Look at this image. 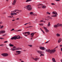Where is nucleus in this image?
<instances>
[{"label":"nucleus","instance_id":"9b49d317","mask_svg":"<svg viewBox=\"0 0 62 62\" xmlns=\"http://www.w3.org/2000/svg\"><path fill=\"white\" fill-rule=\"evenodd\" d=\"M53 13L55 15H58V14L57 13V12H55V11L53 12Z\"/></svg>","mask_w":62,"mask_h":62},{"label":"nucleus","instance_id":"4d7b16f0","mask_svg":"<svg viewBox=\"0 0 62 62\" xmlns=\"http://www.w3.org/2000/svg\"><path fill=\"white\" fill-rule=\"evenodd\" d=\"M15 21V19H13L12 20V21Z\"/></svg>","mask_w":62,"mask_h":62},{"label":"nucleus","instance_id":"f704fd0d","mask_svg":"<svg viewBox=\"0 0 62 62\" xmlns=\"http://www.w3.org/2000/svg\"><path fill=\"white\" fill-rule=\"evenodd\" d=\"M28 33H27L28 35H29L30 34V33L29 32H27Z\"/></svg>","mask_w":62,"mask_h":62},{"label":"nucleus","instance_id":"5fc2aeb1","mask_svg":"<svg viewBox=\"0 0 62 62\" xmlns=\"http://www.w3.org/2000/svg\"><path fill=\"white\" fill-rule=\"evenodd\" d=\"M16 10V11H18L19 10L18 9L15 10Z\"/></svg>","mask_w":62,"mask_h":62},{"label":"nucleus","instance_id":"a211bd4d","mask_svg":"<svg viewBox=\"0 0 62 62\" xmlns=\"http://www.w3.org/2000/svg\"><path fill=\"white\" fill-rule=\"evenodd\" d=\"M9 46H10L11 47H13V46H14V45H13L11 44V43H10L9 45Z\"/></svg>","mask_w":62,"mask_h":62},{"label":"nucleus","instance_id":"6ab92c4d","mask_svg":"<svg viewBox=\"0 0 62 62\" xmlns=\"http://www.w3.org/2000/svg\"><path fill=\"white\" fill-rule=\"evenodd\" d=\"M58 27H60V26H62V24H59V23H58Z\"/></svg>","mask_w":62,"mask_h":62},{"label":"nucleus","instance_id":"58836bf2","mask_svg":"<svg viewBox=\"0 0 62 62\" xmlns=\"http://www.w3.org/2000/svg\"><path fill=\"white\" fill-rule=\"evenodd\" d=\"M8 41H5L4 42V43H8Z\"/></svg>","mask_w":62,"mask_h":62},{"label":"nucleus","instance_id":"37998d69","mask_svg":"<svg viewBox=\"0 0 62 62\" xmlns=\"http://www.w3.org/2000/svg\"><path fill=\"white\" fill-rule=\"evenodd\" d=\"M4 45H0V46H1V47H3V46Z\"/></svg>","mask_w":62,"mask_h":62},{"label":"nucleus","instance_id":"cd10ccee","mask_svg":"<svg viewBox=\"0 0 62 62\" xmlns=\"http://www.w3.org/2000/svg\"><path fill=\"white\" fill-rule=\"evenodd\" d=\"M32 0H27L26 1V2H29V1H31Z\"/></svg>","mask_w":62,"mask_h":62},{"label":"nucleus","instance_id":"e433bc0d","mask_svg":"<svg viewBox=\"0 0 62 62\" xmlns=\"http://www.w3.org/2000/svg\"><path fill=\"white\" fill-rule=\"evenodd\" d=\"M28 28H30L31 27H33V26H28Z\"/></svg>","mask_w":62,"mask_h":62},{"label":"nucleus","instance_id":"6e6552de","mask_svg":"<svg viewBox=\"0 0 62 62\" xmlns=\"http://www.w3.org/2000/svg\"><path fill=\"white\" fill-rule=\"evenodd\" d=\"M5 31H0V34H3V33H5Z\"/></svg>","mask_w":62,"mask_h":62},{"label":"nucleus","instance_id":"0eeeda50","mask_svg":"<svg viewBox=\"0 0 62 62\" xmlns=\"http://www.w3.org/2000/svg\"><path fill=\"white\" fill-rule=\"evenodd\" d=\"M36 33V32L34 33H32L31 34V38H33V36H34V34H35Z\"/></svg>","mask_w":62,"mask_h":62},{"label":"nucleus","instance_id":"4468645a","mask_svg":"<svg viewBox=\"0 0 62 62\" xmlns=\"http://www.w3.org/2000/svg\"><path fill=\"white\" fill-rule=\"evenodd\" d=\"M52 60L53 61V62H56V61H55V59L54 58H53Z\"/></svg>","mask_w":62,"mask_h":62},{"label":"nucleus","instance_id":"8fccbe9b","mask_svg":"<svg viewBox=\"0 0 62 62\" xmlns=\"http://www.w3.org/2000/svg\"><path fill=\"white\" fill-rule=\"evenodd\" d=\"M49 41H47V42H46L45 43H48V42H49Z\"/></svg>","mask_w":62,"mask_h":62},{"label":"nucleus","instance_id":"de8ad7c7","mask_svg":"<svg viewBox=\"0 0 62 62\" xmlns=\"http://www.w3.org/2000/svg\"><path fill=\"white\" fill-rule=\"evenodd\" d=\"M55 1H60V0H54Z\"/></svg>","mask_w":62,"mask_h":62},{"label":"nucleus","instance_id":"ea45409f","mask_svg":"<svg viewBox=\"0 0 62 62\" xmlns=\"http://www.w3.org/2000/svg\"><path fill=\"white\" fill-rule=\"evenodd\" d=\"M51 4L52 5H55V4L54 3H51Z\"/></svg>","mask_w":62,"mask_h":62},{"label":"nucleus","instance_id":"f3484780","mask_svg":"<svg viewBox=\"0 0 62 62\" xmlns=\"http://www.w3.org/2000/svg\"><path fill=\"white\" fill-rule=\"evenodd\" d=\"M37 52L38 53H39V54H41L42 53V51H37Z\"/></svg>","mask_w":62,"mask_h":62},{"label":"nucleus","instance_id":"4c0bfd02","mask_svg":"<svg viewBox=\"0 0 62 62\" xmlns=\"http://www.w3.org/2000/svg\"><path fill=\"white\" fill-rule=\"evenodd\" d=\"M10 14L11 15V16H12L13 15V13H11Z\"/></svg>","mask_w":62,"mask_h":62},{"label":"nucleus","instance_id":"39448f33","mask_svg":"<svg viewBox=\"0 0 62 62\" xmlns=\"http://www.w3.org/2000/svg\"><path fill=\"white\" fill-rule=\"evenodd\" d=\"M44 29L45 30L46 32V33H48V32H49V30H48L46 28L44 27Z\"/></svg>","mask_w":62,"mask_h":62},{"label":"nucleus","instance_id":"7ed1b4c3","mask_svg":"<svg viewBox=\"0 0 62 62\" xmlns=\"http://www.w3.org/2000/svg\"><path fill=\"white\" fill-rule=\"evenodd\" d=\"M26 7L27 9L29 11L31 10L32 9V8H31L30 5H28Z\"/></svg>","mask_w":62,"mask_h":62},{"label":"nucleus","instance_id":"79ce46f5","mask_svg":"<svg viewBox=\"0 0 62 62\" xmlns=\"http://www.w3.org/2000/svg\"><path fill=\"white\" fill-rule=\"evenodd\" d=\"M22 31V30H19L17 31Z\"/></svg>","mask_w":62,"mask_h":62},{"label":"nucleus","instance_id":"6e6d98bb","mask_svg":"<svg viewBox=\"0 0 62 62\" xmlns=\"http://www.w3.org/2000/svg\"><path fill=\"white\" fill-rule=\"evenodd\" d=\"M40 22H43V20H40Z\"/></svg>","mask_w":62,"mask_h":62},{"label":"nucleus","instance_id":"c85d7f7f","mask_svg":"<svg viewBox=\"0 0 62 62\" xmlns=\"http://www.w3.org/2000/svg\"><path fill=\"white\" fill-rule=\"evenodd\" d=\"M16 49H14V48H12V49H11V51H15L16 50Z\"/></svg>","mask_w":62,"mask_h":62},{"label":"nucleus","instance_id":"a878e982","mask_svg":"<svg viewBox=\"0 0 62 62\" xmlns=\"http://www.w3.org/2000/svg\"><path fill=\"white\" fill-rule=\"evenodd\" d=\"M42 8H46V6H43V7H42Z\"/></svg>","mask_w":62,"mask_h":62},{"label":"nucleus","instance_id":"3c124183","mask_svg":"<svg viewBox=\"0 0 62 62\" xmlns=\"http://www.w3.org/2000/svg\"><path fill=\"white\" fill-rule=\"evenodd\" d=\"M28 24V23H26L24 24V25H26V24Z\"/></svg>","mask_w":62,"mask_h":62},{"label":"nucleus","instance_id":"774afa93","mask_svg":"<svg viewBox=\"0 0 62 62\" xmlns=\"http://www.w3.org/2000/svg\"><path fill=\"white\" fill-rule=\"evenodd\" d=\"M61 62H62V59L61 60Z\"/></svg>","mask_w":62,"mask_h":62},{"label":"nucleus","instance_id":"c9c22d12","mask_svg":"<svg viewBox=\"0 0 62 62\" xmlns=\"http://www.w3.org/2000/svg\"><path fill=\"white\" fill-rule=\"evenodd\" d=\"M41 55H40V56H44V55L43 54H41Z\"/></svg>","mask_w":62,"mask_h":62},{"label":"nucleus","instance_id":"0e129e2a","mask_svg":"<svg viewBox=\"0 0 62 62\" xmlns=\"http://www.w3.org/2000/svg\"><path fill=\"white\" fill-rule=\"evenodd\" d=\"M61 51H62V48H61Z\"/></svg>","mask_w":62,"mask_h":62},{"label":"nucleus","instance_id":"9d476101","mask_svg":"<svg viewBox=\"0 0 62 62\" xmlns=\"http://www.w3.org/2000/svg\"><path fill=\"white\" fill-rule=\"evenodd\" d=\"M58 24H57L54 25V27L55 28H56V27H58Z\"/></svg>","mask_w":62,"mask_h":62},{"label":"nucleus","instance_id":"423d86ee","mask_svg":"<svg viewBox=\"0 0 62 62\" xmlns=\"http://www.w3.org/2000/svg\"><path fill=\"white\" fill-rule=\"evenodd\" d=\"M17 0H14L13 1V3H12V4L13 5H15V4H16V2H17Z\"/></svg>","mask_w":62,"mask_h":62},{"label":"nucleus","instance_id":"1a4fd4ad","mask_svg":"<svg viewBox=\"0 0 62 62\" xmlns=\"http://www.w3.org/2000/svg\"><path fill=\"white\" fill-rule=\"evenodd\" d=\"M39 48L41 50H45V47H40Z\"/></svg>","mask_w":62,"mask_h":62},{"label":"nucleus","instance_id":"20e7f679","mask_svg":"<svg viewBox=\"0 0 62 62\" xmlns=\"http://www.w3.org/2000/svg\"><path fill=\"white\" fill-rule=\"evenodd\" d=\"M1 55L3 56H8V53H2L1 54Z\"/></svg>","mask_w":62,"mask_h":62},{"label":"nucleus","instance_id":"f257e3e1","mask_svg":"<svg viewBox=\"0 0 62 62\" xmlns=\"http://www.w3.org/2000/svg\"><path fill=\"white\" fill-rule=\"evenodd\" d=\"M46 52H47L48 53H49L50 54H53V53H54L56 51V50L55 49L51 50H50V49H46Z\"/></svg>","mask_w":62,"mask_h":62},{"label":"nucleus","instance_id":"09e8293b","mask_svg":"<svg viewBox=\"0 0 62 62\" xmlns=\"http://www.w3.org/2000/svg\"><path fill=\"white\" fill-rule=\"evenodd\" d=\"M7 17L8 18H11V16H8Z\"/></svg>","mask_w":62,"mask_h":62},{"label":"nucleus","instance_id":"ddd939ff","mask_svg":"<svg viewBox=\"0 0 62 62\" xmlns=\"http://www.w3.org/2000/svg\"><path fill=\"white\" fill-rule=\"evenodd\" d=\"M17 49H16V50H22V48L21 47H17Z\"/></svg>","mask_w":62,"mask_h":62},{"label":"nucleus","instance_id":"a19ab883","mask_svg":"<svg viewBox=\"0 0 62 62\" xmlns=\"http://www.w3.org/2000/svg\"><path fill=\"white\" fill-rule=\"evenodd\" d=\"M14 30V29H12L11 30V31H13V30Z\"/></svg>","mask_w":62,"mask_h":62},{"label":"nucleus","instance_id":"680f3d73","mask_svg":"<svg viewBox=\"0 0 62 62\" xmlns=\"http://www.w3.org/2000/svg\"><path fill=\"white\" fill-rule=\"evenodd\" d=\"M38 8H41V7H39Z\"/></svg>","mask_w":62,"mask_h":62},{"label":"nucleus","instance_id":"aec40b11","mask_svg":"<svg viewBox=\"0 0 62 62\" xmlns=\"http://www.w3.org/2000/svg\"><path fill=\"white\" fill-rule=\"evenodd\" d=\"M16 53H20L21 52H22L20 51H16Z\"/></svg>","mask_w":62,"mask_h":62},{"label":"nucleus","instance_id":"c756f323","mask_svg":"<svg viewBox=\"0 0 62 62\" xmlns=\"http://www.w3.org/2000/svg\"><path fill=\"white\" fill-rule=\"evenodd\" d=\"M39 25H41L42 26H43V23L39 24Z\"/></svg>","mask_w":62,"mask_h":62},{"label":"nucleus","instance_id":"c03bdc74","mask_svg":"<svg viewBox=\"0 0 62 62\" xmlns=\"http://www.w3.org/2000/svg\"><path fill=\"white\" fill-rule=\"evenodd\" d=\"M42 32L44 34H45V32H44L43 31V30H42Z\"/></svg>","mask_w":62,"mask_h":62},{"label":"nucleus","instance_id":"f03ea898","mask_svg":"<svg viewBox=\"0 0 62 62\" xmlns=\"http://www.w3.org/2000/svg\"><path fill=\"white\" fill-rule=\"evenodd\" d=\"M21 38V37L19 35H18L16 36H15L12 37L11 38V39H15V40H16V39H20Z\"/></svg>","mask_w":62,"mask_h":62},{"label":"nucleus","instance_id":"2f4dec72","mask_svg":"<svg viewBox=\"0 0 62 62\" xmlns=\"http://www.w3.org/2000/svg\"><path fill=\"white\" fill-rule=\"evenodd\" d=\"M4 27V26L3 25L0 28V29H2V28H3V27Z\"/></svg>","mask_w":62,"mask_h":62},{"label":"nucleus","instance_id":"69168bd1","mask_svg":"<svg viewBox=\"0 0 62 62\" xmlns=\"http://www.w3.org/2000/svg\"><path fill=\"white\" fill-rule=\"evenodd\" d=\"M6 48H7V49L8 50H9V49L7 47H6Z\"/></svg>","mask_w":62,"mask_h":62},{"label":"nucleus","instance_id":"a18cd8bd","mask_svg":"<svg viewBox=\"0 0 62 62\" xmlns=\"http://www.w3.org/2000/svg\"><path fill=\"white\" fill-rule=\"evenodd\" d=\"M33 13L32 12H30V14H33Z\"/></svg>","mask_w":62,"mask_h":62},{"label":"nucleus","instance_id":"bb28decb","mask_svg":"<svg viewBox=\"0 0 62 62\" xmlns=\"http://www.w3.org/2000/svg\"><path fill=\"white\" fill-rule=\"evenodd\" d=\"M46 14H48L49 15H50V14H51V13H49L48 12H46Z\"/></svg>","mask_w":62,"mask_h":62},{"label":"nucleus","instance_id":"864d4df0","mask_svg":"<svg viewBox=\"0 0 62 62\" xmlns=\"http://www.w3.org/2000/svg\"><path fill=\"white\" fill-rule=\"evenodd\" d=\"M24 36H25V37H27V35H25V34H24Z\"/></svg>","mask_w":62,"mask_h":62},{"label":"nucleus","instance_id":"b1692460","mask_svg":"<svg viewBox=\"0 0 62 62\" xmlns=\"http://www.w3.org/2000/svg\"><path fill=\"white\" fill-rule=\"evenodd\" d=\"M51 16V17H57V15H54V16Z\"/></svg>","mask_w":62,"mask_h":62},{"label":"nucleus","instance_id":"5701e85b","mask_svg":"<svg viewBox=\"0 0 62 62\" xmlns=\"http://www.w3.org/2000/svg\"><path fill=\"white\" fill-rule=\"evenodd\" d=\"M41 5H42V4L41 3H39V4L38 5V6L39 7V6H41Z\"/></svg>","mask_w":62,"mask_h":62},{"label":"nucleus","instance_id":"f8f14e48","mask_svg":"<svg viewBox=\"0 0 62 62\" xmlns=\"http://www.w3.org/2000/svg\"><path fill=\"white\" fill-rule=\"evenodd\" d=\"M62 41V39L60 38L59 39V40L58 41V43H60V42Z\"/></svg>","mask_w":62,"mask_h":62},{"label":"nucleus","instance_id":"e2e57ef3","mask_svg":"<svg viewBox=\"0 0 62 62\" xmlns=\"http://www.w3.org/2000/svg\"><path fill=\"white\" fill-rule=\"evenodd\" d=\"M58 48V46H57L56 47H55V48Z\"/></svg>","mask_w":62,"mask_h":62},{"label":"nucleus","instance_id":"473e14b6","mask_svg":"<svg viewBox=\"0 0 62 62\" xmlns=\"http://www.w3.org/2000/svg\"><path fill=\"white\" fill-rule=\"evenodd\" d=\"M4 39V38L0 37V39Z\"/></svg>","mask_w":62,"mask_h":62},{"label":"nucleus","instance_id":"bf43d9fd","mask_svg":"<svg viewBox=\"0 0 62 62\" xmlns=\"http://www.w3.org/2000/svg\"><path fill=\"white\" fill-rule=\"evenodd\" d=\"M13 17V16H11V18H12Z\"/></svg>","mask_w":62,"mask_h":62},{"label":"nucleus","instance_id":"4be33fe9","mask_svg":"<svg viewBox=\"0 0 62 62\" xmlns=\"http://www.w3.org/2000/svg\"><path fill=\"white\" fill-rule=\"evenodd\" d=\"M47 18H48V19H53V18H51V17H50V16H47Z\"/></svg>","mask_w":62,"mask_h":62},{"label":"nucleus","instance_id":"393cba45","mask_svg":"<svg viewBox=\"0 0 62 62\" xmlns=\"http://www.w3.org/2000/svg\"><path fill=\"white\" fill-rule=\"evenodd\" d=\"M16 10H15L14 11H12L11 12V13H14V12H16Z\"/></svg>","mask_w":62,"mask_h":62},{"label":"nucleus","instance_id":"13d9d810","mask_svg":"<svg viewBox=\"0 0 62 62\" xmlns=\"http://www.w3.org/2000/svg\"><path fill=\"white\" fill-rule=\"evenodd\" d=\"M2 22H0V24H2Z\"/></svg>","mask_w":62,"mask_h":62},{"label":"nucleus","instance_id":"49530a36","mask_svg":"<svg viewBox=\"0 0 62 62\" xmlns=\"http://www.w3.org/2000/svg\"><path fill=\"white\" fill-rule=\"evenodd\" d=\"M19 12H22V10H18Z\"/></svg>","mask_w":62,"mask_h":62},{"label":"nucleus","instance_id":"2eb2a0df","mask_svg":"<svg viewBox=\"0 0 62 62\" xmlns=\"http://www.w3.org/2000/svg\"><path fill=\"white\" fill-rule=\"evenodd\" d=\"M39 59V58L38 57L35 58L33 59L35 60V61H37L38 59Z\"/></svg>","mask_w":62,"mask_h":62},{"label":"nucleus","instance_id":"052dcab7","mask_svg":"<svg viewBox=\"0 0 62 62\" xmlns=\"http://www.w3.org/2000/svg\"><path fill=\"white\" fill-rule=\"evenodd\" d=\"M19 19V18H17L16 19V20H18Z\"/></svg>","mask_w":62,"mask_h":62},{"label":"nucleus","instance_id":"dca6fc26","mask_svg":"<svg viewBox=\"0 0 62 62\" xmlns=\"http://www.w3.org/2000/svg\"><path fill=\"white\" fill-rule=\"evenodd\" d=\"M57 37H59L60 36V34L59 33H57L56 34Z\"/></svg>","mask_w":62,"mask_h":62},{"label":"nucleus","instance_id":"7c9ffc66","mask_svg":"<svg viewBox=\"0 0 62 62\" xmlns=\"http://www.w3.org/2000/svg\"><path fill=\"white\" fill-rule=\"evenodd\" d=\"M28 46L31 47H32V45H28Z\"/></svg>","mask_w":62,"mask_h":62},{"label":"nucleus","instance_id":"338daca9","mask_svg":"<svg viewBox=\"0 0 62 62\" xmlns=\"http://www.w3.org/2000/svg\"><path fill=\"white\" fill-rule=\"evenodd\" d=\"M28 28V26H27V27H25V28Z\"/></svg>","mask_w":62,"mask_h":62},{"label":"nucleus","instance_id":"603ef678","mask_svg":"<svg viewBox=\"0 0 62 62\" xmlns=\"http://www.w3.org/2000/svg\"><path fill=\"white\" fill-rule=\"evenodd\" d=\"M21 54V53H17V54H16V55L19 54Z\"/></svg>","mask_w":62,"mask_h":62},{"label":"nucleus","instance_id":"72a5a7b5","mask_svg":"<svg viewBox=\"0 0 62 62\" xmlns=\"http://www.w3.org/2000/svg\"><path fill=\"white\" fill-rule=\"evenodd\" d=\"M13 13V15H17V13Z\"/></svg>","mask_w":62,"mask_h":62},{"label":"nucleus","instance_id":"412c9836","mask_svg":"<svg viewBox=\"0 0 62 62\" xmlns=\"http://www.w3.org/2000/svg\"><path fill=\"white\" fill-rule=\"evenodd\" d=\"M48 26H50L51 25V24H50V22H48V23L47 25Z\"/></svg>","mask_w":62,"mask_h":62}]
</instances>
